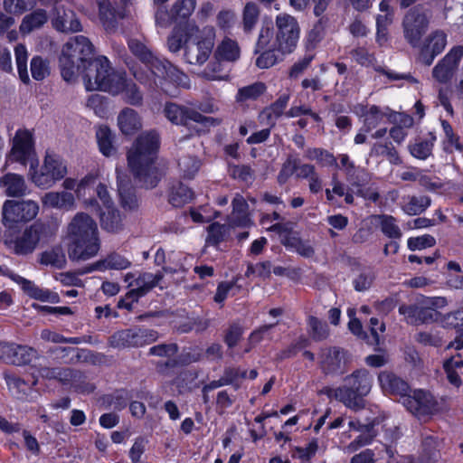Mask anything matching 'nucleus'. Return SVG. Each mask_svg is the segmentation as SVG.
<instances>
[{"instance_id": "obj_1", "label": "nucleus", "mask_w": 463, "mask_h": 463, "mask_svg": "<svg viewBox=\"0 0 463 463\" xmlns=\"http://www.w3.org/2000/svg\"><path fill=\"white\" fill-rule=\"evenodd\" d=\"M130 51L142 61L144 68L134 70L133 74L140 82L149 88L160 87L165 92L170 90L166 81L171 80L178 86L187 87L188 78L175 66L165 60L155 57L146 46L137 39L128 42Z\"/></svg>"}, {"instance_id": "obj_2", "label": "nucleus", "mask_w": 463, "mask_h": 463, "mask_svg": "<svg viewBox=\"0 0 463 463\" xmlns=\"http://www.w3.org/2000/svg\"><path fill=\"white\" fill-rule=\"evenodd\" d=\"M68 256L77 262L96 257L100 250V238L95 220L85 213H77L67 225Z\"/></svg>"}, {"instance_id": "obj_3", "label": "nucleus", "mask_w": 463, "mask_h": 463, "mask_svg": "<svg viewBox=\"0 0 463 463\" xmlns=\"http://www.w3.org/2000/svg\"><path fill=\"white\" fill-rule=\"evenodd\" d=\"M159 148V137L156 132L141 134L128 151V164L135 178L146 188H153L159 180V173L154 165Z\"/></svg>"}, {"instance_id": "obj_4", "label": "nucleus", "mask_w": 463, "mask_h": 463, "mask_svg": "<svg viewBox=\"0 0 463 463\" xmlns=\"http://www.w3.org/2000/svg\"><path fill=\"white\" fill-rule=\"evenodd\" d=\"M93 45L83 35L71 37L63 45L59 57L62 78L66 81L74 80L91 62Z\"/></svg>"}, {"instance_id": "obj_5", "label": "nucleus", "mask_w": 463, "mask_h": 463, "mask_svg": "<svg viewBox=\"0 0 463 463\" xmlns=\"http://www.w3.org/2000/svg\"><path fill=\"white\" fill-rule=\"evenodd\" d=\"M80 75L89 91L100 90L118 95L122 89V73L114 71L105 56L97 57L89 62Z\"/></svg>"}, {"instance_id": "obj_6", "label": "nucleus", "mask_w": 463, "mask_h": 463, "mask_svg": "<svg viewBox=\"0 0 463 463\" xmlns=\"http://www.w3.org/2000/svg\"><path fill=\"white\" fill-rule=\"evenodd\" d=\"M372 387V377L364 369L357 370L345 379V386L326 390L330 399L343 402L347 408L358 411L364 406V396H366Z\"/></svg>"}, {"instance_id": "obj_7", "label": "nucleus", "mask_w": 463, "mask_h": 463, "mask_svg": "<svg viewBox=\"0 0 463 463\" xmlns=\"http://www.w3.org/2000/svg\"><path fill=\"white\" fill-rule=\"evenodd\" d=\"M67 174L66 161L52 151H46L41 165L37 158L32 161L27 177L36 187L46 190L64 180Z\"/></svg>"}, {"instance_id": "obj_8", "label": "nucleus", "mask_w": 463, "mask_h": 463, "mask_svg": "<svg viewBox=\"0 0 463 463\" xmlns=\"http://www.w3.org/2000/svg\"><path fill=\"white\" fill-rule=\"evenodd\" d=\"M215 42V29L213 26L202 28L189 24L185 33L184 57L188 63L202 65L210 57Z\"/></svg>"}, {"instance_id": "obj_9", "label": "nucleus", "mask_w": 463, "mask_h": 463, "mask_svg": "<svg viewBox=\"0 0 463 463\" xmlns=\"http://www.w3.org/2000/svg\"><path fill=\"white\" fill-rule=\"evenodd\" d=\"M274 30L270 31V46L281 55L291 53L300 37V27L296 18L288 14L277 15Z\"/></svg>"}, {"instance_id": "obj_10", "label": "nucleus", "mask_w": 463, "mask_h": 463, "mask_svg": "<svg viewBox=\"0 0 463 463\" xmlns=\"http://www.w3.org/2000/svg\"><path fill=\"white\" fill-rule=\"evenodd\" d=\"M39 209L38 203L33 200H6L2 206V223L6 229H14L33 220Z\"/></svg>"}, {"instance_id": "obj_11", "label": "nucleus", "mask_w": 463, "mask_h": 463, "mask_svg": "<svg viewBox=\"0 0 463 463\" xmlns=\"http://www.w3.org/2000/svg\"><path fill=\"white\" fill-rule=\"evenodd\" d=\"M431 11L418 5L411 8L403 17L402 28L405 39L413 46L417 45L429 28Z\"/></svg>"}, {"instance_id": "obj_12", "label": "nucleus", "mask_w": 463, "mask_h": 463, "mask_svg": "<svg viewBox=\"0 0 463 463\" xmlns=\"http://www.w3.org/2000/svg\"><path fill=\"white\" fill-rule=\"evenodd\" d=\"M8 161L18 162L26 165L37 158L34 148V139L32 131L26 128L16 130L12 139V147L8 154Z\"/></svg>"}, {"instance_id": "obj_13", "label": "nucleus", "mask_w": 463, "mask_h": 463, "mask_svg": "<svg viewBox=\"0 0 463 463\" xmlns=\"http://www.w3.org/2000/svg\"><path fill=\"white\" fill-rule=\"evenodd\" d=\"M98 177V172L89 173L79 181L68 177L63 180L62 187L64 190L74 191L75 200L82 201L84 208L88 210L97 205V200L88 199L86 196L90 194V191L96 184Z\"/></svg>"}, {"instance_id": "obj_14", "label": "nucleus", "mask_w": 463, "mask_h": 463, "mask_svg": "<svg viewBox=\"0 0 463 463\" xmlns=\"http://www.w3.org/2000/svg\"><path fill=\"white\" fill-rule=\"evenodd\" d=\"M401 402L415 415L434 413L438 411L437 402L434 397L423 390H415L406 392Z\"/></svg>"}, {"instance_id": "obj_15", "label": "nucleus", "mask_w": 463, "mask_h": 463, "mask_svg": "<svg viewBox=\"0 0 463 463\" xmlns=\"http://www.w3.org/2000/svg\"><path fill=\"white\" fill-rule=\"evenodd\" d=\"M271 36L269 28L260 30L257 42V52L265 50L256 60V65L260 69H267L275 65L284 56L270 46Z\"/></svg>"}, {"instance_id": "obj_16", "label": "nucleus", "mask_w": 463, "mask_h": 463, "mask_svg": "<svg viewBox=\"0 0 463 463\" xmlns=\"http://www.w3.org/2000/svg\"><path fill=\"white\" fill-rule=\"evenodd\" d=\"M43 231L44 225L40 222H35L26 228L23 234L14 241V252L20 255L33 252L41 241Z\"/></svg>"}, {"instance_id": "obj_17", "label": "nucleus", "mask_w": 463, "mask_h": 463, "mask_svg": "<svg viewBox=\"0 0 463 463\" xmlns=\"http://www.w3.org/2000/svg\"><path fill=\"white\" fill-rule=\"evenodd\" d=\"M463 56V47L456 46L433 69L432 74L440 83L448 82L453 76L454 71Z\"/></svg>"}, {"instance_id": "obj_18", "label": "nucleus", "mask_w": 463, "mask_h": 463, "mask_svg": "<svg viewBox=\"0 0 463 463\" xmlns=\"http://www.w3.org/2000/svg\"><path fill=\"white\" fill-rule=\"evenodd\" d=\"M52 24L59 32L74 33L82 30L81 24L71 10L55 7L52 12Z\"/></svg>"}, {"instance_id": "obj_19", "label": "nucleus", "mask_w": 463, "mask_h": 463, "mask_svg": "<svg viewBox=\"0 0 463 463\" xmlns=\"http://www.w3.org/2000/svg\"><path fill=\"white\" fill-rule=\"evenodd\" d=\"M41 202L47 208L71 211L76 207L75 196L69 190L45 193Z\"/></svg>"}, {"instance_id": "obj_20", "label": "nucleus", "mask_w": 463, "mask_h": 463, "mask_svg": "<svg viewBox=\"0 0 463 463\" xmlns=\"http://www.w3.org/2000/svg\"><path fill=\"white\" fill-rule=\"evenodd\" d=\"M10 278L17 284L21 285L22 288L33 298L51 303L59 302V296L56 293L51 292L48 289L41 288L35 286L32 281L27 280L17 274L12 273Z\"/></svg>"}, {"instance_id": "obj_21", "label": "nucleus", "mask_w": 463, "mask_h": 463, "mask_svg": "<svg viewBox=\"0 0 463 463\" xmlns=\"http://www.w3.org/2000/svg\"><path fill=\"white\" fill-rule=\"evenodd\" d=\"M118 126L122 134L133 135L142 128L141 118L136 110L126 108L118 116Z\"/></svg>"}, {"instance_id": "obj_22", "label": "nucleus", "mask_w": 463, "mask_h": 463, "mask_svg": "<svg viewBox=\"0 0 463 463\" xmlns=\"http://www.w3.org/2000/svg\"><path fill=\"white\" fill-rule=\"evenodd\" d=\"M379 382L385 393L400 395L401 401L409 392L408 384L392 373L383 372L379 374Z\"/></svg>"}, {"instance_id": "obj_23", "label": "nucleus", "mask_w": 463, "mask_h": 463, "mask_svg": "<svg viewBox=\"0 0 463 463\" xmlns=\"http://www.w3.org/2000/svg\"><path fill=\"white\" fill-rule=\"evenodd\" d=\"M143 329H128L120 331L111 337L115 347L142 346L146 345Z\"/></svg>"}, {"instance_id": "obj_24", "label": "nucleus", "mask_w": 463, "mask_h": 463, "mask_svg": "<svg viewBox=\"0 0 463 463\" xmlns=\"http://www.w3.org/2000/svg\"><path fill=\"white\" fill-rule=\"evenodd\" d=\"M161 275L153 273H144L140 275L135 281V285L129 282V287H134L129 292L128 296L134 299L144 296L151 288L156 287L161 279Z\"/></svg>"}, {"instance_id": "obj_25", "label": "nucleus", "mask_w": 463, "mask_h": 463, "mask_svg": "<svg viewBox=\"0 0 463 463\" xmlns=\"http://www.w3.org/2000/svg\"><path fill=\"white\" fill-rule=\"evenodd\" d=\"M100 226L109 232H118L123 227L122 219L118 211L111 205L110 207L99 208Z\"/></svg>"}, {"instance_id": "obj_26", "label": "nucleus", "mask_w": 463, "mask_h": 463, "mask_svg": "<svg viewBox=\"0 0 463 463\" xmlns=\"http://www.w3.org/2000/svg\"><path fill=\"white\" fill-rule=\"evenodd\" d=\"M362 116L364 117V127L365 132H370L385 119L392 118L388 109L382 110L376 106H370L363 109Z\"/></svg>"}, {"instance_id": "obj_27", "label": "nucleus", "mask_w": 463, "mask_h": 463, "mask_svg": "<svg viewBox=\"0 0 463 463\" xmlns=\"http://www.w3.org/2000/svg\"><path fill=\"white\" fill-rule=\"evenodd\" d=\"M442 367L449 383L457 388L460 387L462 379L459 371L463 369V359L461 355L457 354L444 360Z\"/></svg>"}, {"instance_id": "obj_28", "label": "nucleus", "mask_w": 463, "mask_h": 463, "mask_svg": "<svg viewBox=\"0 0 463 463\" xmlns=\"http://www.w3.org/2000/svg\"><path fill=\"white\" fill-rule=\"evenodd\" d=\"M232 213L231 216V225L235 226H249L251 222L248 215V204L244 198L237 194L232 200Z\"/></svg>"}, {"instance_id": "obj_29", "label": "nucleus", "mask_w": 463, "mask_h": 463, "mask_svg": "<svg viewBox=\"0 0 463 463\" xmlns=\"http://www.w3.org/2000/svg\"><path fill=\"white\" fill-rule=\"evenodd\" d=\"M447 45V34L440 30L432 32L427 38L424 52L430 54V58L426 61L430 65L434 57L439 54Z\"/></svg>"}, {"instance_id": "obj_30", "label": "nucleus", "mask_w": 463, "mask_h": 463, "mask_svg": "<svg viewBox=\"0 0 463 463\" xmlns=\"http://www.w3.org/2000/svg\"><path fill=\"white\" fill-rule=\"evenodd\" d=\"M7 196L18 197L26 194L27 186L24 178L17 174H7L2 179Z\"/></svg>"}, {"instance_id": "obj_31", "label": "nucleus", "mask_w": 463, "mask_h": 463, "mask_svg": "<svg viewBox=\"0 0 463 463\" xmlns=\"http://www.w3.org/2000/svg\"><path fill=\"white\" fill-rule=\"evenodd\" d=\"M116 172L118 194L121 198V203L124 207L132 209L137 205V199L135 195L130 192V178L128 175H123L118 167Z\"/></svg>"}, {"instance_id": "obj_32", "label": "nucleus", "mask_w": 463, "mask_h": 463, "mask_svg": "<svg viewBox=\"0 0 463 463\" xmlns=\"http://www.w3.org/2000/svg\"><path fill=\"white\" fill-rule=\"evenodd\" d=\"M131 262L125 257L119 254H110L104 260L98 261L89 267L84 273L91 272L93 270H104L107 269H126L130 266Z\"/></svg>"}, {"instance_id": "obj_33", "label": "nucleus", "mask_w": 463, "mask_h": 463, "mask_svg": "<svg viewBox=\"0 0 463 463\" xmlns=\"http://www.w3.org/2000/svg\"><path fill=\"white\" fill-rule=\"evenodd\" d=\"M240 47L236 41L230 38H224L217 46L215 58L218 61H235L240 57Z\"/></svg>"}, {"instance_id": "obj_34", "label": "nucleus", "mask_w": 463, "mask_h": 463, "mask_svg": "<svg viewBox=\"0 0 463 463\" xmlns=\"http://www.w3.org/2000/svg\"><path fill=\"white\" fill-rule=\"evenodd\" d=\"M48 20L46 11L38 9L24 17L20 32L23 34H28L34 30L40 29Z\"/></svg>"}, {"instance_id": "obj_35", "label": "nucleus", "mask_w": 463, "mask_h": 463, "mask_svg": "<svg viewBox=\"0 0 463 463\" xmlns=\"http://www.w3.org/2000/svg\"><path fill=\"white\" fill-rule=\"evenodd\" d=\"M35 355L34 349L26 345L12 344V351L7 357V364L23 365L30 363Z\"/></svg>"}, {"instance_id": "obj_36", "label": "nucleus", "mask_w": 463, "mask_h": 463, "mask_svg": "<svg viewBox=\"0 0 463 463\" xmlns=\"http://www.w3.org/2000/svg\"><path fill=\"white\" fill-rule=\"evenodd\" d=\"M463 311H456L454 313L449 314L445 322L448 326H453L458 329L459 335L456 336L455 340L450 342L447 349L454 348L456 350L463 349Z\"/></svg>"}, {"instance_id": "obj_37", "label": "nucleus", "mask_w": 463, "mask_h": 463, "mask_svg": "<svg viewBox=\"0 0 463 463\" xmlns=\"http://www.w3.org/2000/svg\"><path fill=\"white\" fill-rule=\"evenodd\" d=\"M97 3L101 24L106 30L113 29L118 18H121L122 15L116 13L109 0H97Z\"/></svg>"}, {"instance_id": "obj_38", "label": "nucleus", "mask_w": 463, "mask_h": 463, "mask_svg": "<svg viewBox=\"0 0 463 463\" xmlns=\"http://www.w3.org/2000/svg\"><path fill=\"white\" fill-rule=\"evenodd\" d=\"M5 379L10 392L17 399H25L31 386L14 373H5Z\"/></svg>"}, {"instance_id": "obj_39", "label": "nucleus", "mask_w": 463, "mask_h": 463, "mask_svg": "<svg viewBox=\"0 0 463 463\" xmlns=\"http://www.w3.org/2000/svg\"><path fill=\"white\" fill-rule=\"evenodd\" d=\"M96 137L99 151L105 156H110L116 149L112 144L113 136L110 129L106 126H100L96 131Z\"/></svg>"}, {"instance_id": "obj_40", "label": "nucleus", "mask_w": 463, "mask_h": 463, "mask_svg": "<svg viewBox=\"0 0 463 463\" xmlns=\"http://www.w3.org/2000/svg\"><path fill=\"white\" fill-rule=\"evenodd\" d=\"M399 313L402 315L409 324L423 323L427 320L428 310L422 306H401Z\"/></svg>"}, {"instance_id": "obj_41", "label": "nucleus", "mask_w": 463, "mask_h": 463, "mask_svg": "<svg viewBox=\"0 0 463 463\" xmlns=\"http://www.w3.org/2000/svg\"><path fill=\"white\" fill-rule=\"evenodd\" d=\"M322 364L324 370L334 373L345 364V354L336 348L330 349L325 355Z\"/></svg>"}, {"instance_id": "obj_42", "label": "nucleus", "mask_w": 463, "mask_h": 463, "mask_svg": "<svg viewBox=\"0 0 463 463\" xmlns=\"http://www.w3.org/2000/svg\"><path fill=\"white\" fill-rule=\"evenodd\" d=\"M14 56L19 77L24 83H28L30 78L27 71V48L24 44H17L14 48Z\"/></svg>"}, {"instance_id": "obj_43", "label": "nucleus", "mask_w": 463, "mask_h": 463, "mask_svg": "<svg viewBox=\"0 0 463 463\" xmlns=\"http://www.w3.org/2000/svg\"><path fill=\"white\" fill-rule=\"evenodd\" d=\"M123 84L119 94H122L123 99L126 102L131 105H139L142 102V94L137 88L136 84L128 81L125 76L122 74Z\"/></svg>"}, {"instance_id": "obj_44", "label": "nucleus", "mask_w": 463, "mask_h": 463, "mask_svg": "<svg viewBox=\"0 0 463 463\" xmlns=\"http://www.w3.org/2000/svg\"><path fill=\"white\" fill-rule=\"evenodd\" d=\"M193 198V192L185 185L174 187L169 195V202L175 207H180Z\"/></svg>"}, {"instance_id": "obj_45", "label": "nucleus", "mask_w": 463, "mask_h": 463, "mask_svg": "<svg viewBox=\"0 0 463 463\" xmlns=\"http://www.w3.org/2000/svg\"><path fill=\"white\" fill-rule=\"evenodd\" d=\"M306 157L309 160H316L322 166H331L336 165V159L333 154L320 148H310L306 152Z\"/></svg>"}, {"instance_id": "obj_46", "label": "nucleus", "mask_w": 463, "mask_h": 463, "mask_svg": "<svg viewBox=\"0 0 463 463\" xmlns=\"http://www.w3.org/2000/svg\"><path fill=\"white\" fill-rule=\"evenodd\" d=\"M180 173L184 178H193L200 168V161L194 156H184L178 162Z\"/></svg>"}, {"instance_id": "obj_47", "label": "nucleus", "mask_w": 463, "mask_h": 463, "mask_svg": "<svg viewBox=\"0 0 463 463\" xmlns=\"http://www.w3.org/2000/svg\"><path fill=\"white\" fill-rule=\"evenodd\" d=\"M371 156H385L392 164H400L401 159L391 143H375L370 152Z\"/></svg>"}, {"instance_id": "obj_48", "label": "nucleus", "mask_w": 463, "mask_h": 463, "mask_svg": "<svg viewBox=\"0 0 463 463\" xmlns=\"http://www.w3.org/2000/svg\"><path fill=\"white\" fill-rule=\"evenodd\" d=\"M430 204V201L427 196H413L409 198V201L403 206V210L410 215H417L421 213Z\"/></svg>"}, {"instance_id": "obj_49", "label": "nucleus", "mask_w": 463, "mask_h": 463, "mask_svg": "<svg viewBox=\"0 0 463 463\" xmlns=\"http://www.w3.org/2000/svg\"><path fill=\"white\" fill-rule=\"evenodd\" d=\"M271 230L276 231L279 234L280 241L286 247L293 250L301 241V239L297 232H289L280 224L272 226Z\"/></svg>"}, {"instance_id": "obj_50", "label": "nucleus", "mask_w": 463, "mask_h": 463, "mask_svg": "<svg viewBox=\"0 0 463 463\" xmlns=\"http://www.w3.org/2000/svg\"><path fill=\"white\" fill-rule=\"evenodd\" d=\"M31 73L35 80H42L50 74V67L47 61L40 56H35L31 61Z\"/></svg>"}, {"instance_id": "obj_51", "label": "nucleus", "mask_w": 463, "mask_h": 463, "mask_svg": "<svg viewBox=\"0 0 463 463\" xmlns=\"http://www.w3.org/2000/svg\"><path fill=\"white\" fill-rule=\"evenodd\" d=\"M265 85L260 82H256L247 87L239 90L236 96L237 101H245L247 99H253L258 98L265 91Z\"/></svg>"}, {"instance_id": "obj_52", "label": "nucleus", "mask_w": 463, "mask_h": 463, "mask_svg": "<svg viewBox=\"0 0 463 463\" xmlns=\"http://www.w3.org/2000/svg\"><path fill=\"white\" fill-rule=\"evenodd\" d=\"M382 232L390 238H400L402 236L401 230L396 224V221L392 216L382 215L378 217Z\"/></svg>"}, {"instance_id": "obj_53", "label": "nucleus", "mask_w": 463, "mask_h": 463, "mask_svg": "<svg viewBox=\"0 0 463 463\" xmlns=\"http://www.w3.org/2000/svg\"><path fill=\"white\" fill-rule=\"evenodd\" d=\"M208 235L206 238L207 245H217L228 232V228L225 225L214 222L208 227Z\"/></svg>"}, {"instance_id": "obj_54", "label": "nucleus", "mask_w": 463, "mask_h": 463, "mask_svg": "<svg viewBox=\"0 0 463 463\" xmlns=\"http://www.w3.org/2000/svg\"><path fill=\"white\" fill-rule=\"evenodd\" d=\"M434 137H430V140L417 141L413 145L410 146V152L412 156L419 159H426L431 153Z\"/></svg>"}, {"instance_id": "obj_55", "label": "nucleus", "mask_w": 463, "mask_h": 463, "mask_svg": "<svg viewBox=\"0 0 463 463\" xmlns=\"http://www.w3.org/2000/svg\"><path fill=\"white\" fill-rule=\"evenodd\" d=\"M196 0H178L172 7V12L177 19H185L194 11Z\"/></svg>"}, {"instance_id": "obj_56", "label": "nucleus", "mask_w": 463, "mask_h": 463, "mask_svg": "<svg viewBox=\"0 0 463 463\" xmlns=\"http://www.w3.org/2000/svg\"><path fill=\"white\" fill-rule=\"evenodd\" d=\"M185 110L176 104H167L165 108V117L173 123L176 125H184L185 123Z\"/></svg>"}, {"instance_id": "obj_57", "label": "nucleus", "mask_w": 463, "mask_h": 463, "mask_svg": "<svg viewBox=\"0 0 463 463\" xmlns=\"http://www.w3.org/2000/svg\"><path fill=\"white\" fill-rule=\"evenodd\" d=\"M435 238L430 234H424L418 237H411L408 239L407 245L411 250H420L435 244Z\"/></svg>"}, {"instance_id": "obj_58", "label": "nucleus", "mask_w": 463, "mask_h": 463, "mask_svg": "<svg viewBox=\"0 0 463 463\" xmlns=\"http://www.w3.org/2000/svg\"><path fill=\"white\" fill-rule=\"evenodd\" d=\"M259 19V9L255 4L249 3L243 11V25L246 31H250Z\"/></svg>"}, {"instance_id": "obj_59", "label": "nucleus", "mask_w": 463, "mask_h": 463, "mask_svg": "<svg viewBox=\"0 0 463 463\" xmlns=\"http://www.w3.org/2000/svg\"><path fill=\"white\" fill-rule=\"evenodd\" d=\"M42 377L46 379H57L61 382H66L71 377V372L64 368H42L40 371Z\"/></svg>"}, {"instance_id": "obj_60", "label": "nucleus", "mask_w": 463, "mask_h": 463, "mask_svg": "<svg viewBox=\"0 0 463 463\" xmlns=\"http://www.w3.org/2000/svg\"><path fill=\"white\" fill-rule=\"evenodd\" d=\"M239 376L241 377V378H245L246 377V372L245 371L241 372L240 370H237V369L230 370V371L227 372L226 378L224 379L223 382H222V381H213L211 383H209L208 385L204 386L203 392H207L208 391L216 389V388H218V387H220V386H222L223 384L231 383Z\"/></svg>"}, {"instance_id": "obj_61", "label": "nucleus", "mask_w": 463, "mask_h": 463, "mask_svg": "<svg viewBox=\"0 0 463 463\" xmlns=\"http://www.w3.org/2000/svg\"><path fill=\"white\" fill-rule=\"evenodd\" d=\"M96 193H97V195L99 197V200L101 205L97 201V205L94 207H91L90 209V211L97 212V211H99V208H106V207H110L111 205H114L113 202L109 194L107 186L105 184H99V185L97 186V189H96Z\"/></svg>"}, {"instance_id": "obj_62", "label": "nucleus", "mask_w": 463, "mask_h": 463, "mask_svg": "<svg viewBox=\"0 0 463 463\" xmlns=\"http://www.w3.org/2000/svg\"><path fill=\"white\" fill-rule=\"evenodd\" d=\"M41 338L45 341H50L53 343H70V344H79L80 343V339L77 337L72 338H65L62 335L52 332L48 329H44L41 333Z\"/></svg>"}, {"instance_id": "obj_63", "label": "nucleus", "mask_w": 463, "mask_h": 463, "mask_svg": "<svg viewBox=\"0 0 463 463\" xmlns=\"http://www.w3.org/2000/svg\"><path fill=\"white\" fill-rule=\"evenodd\" d=\"M176 20L178 19L172 11L169 13L162 6L156 13V22L161 27H167Z\"/></svg>"}, {"instance_id": "obj_64", "label": "nucleus", "mask_w": 463, "mask_h": 463, "mask_svg": "<svg viewBox=\"0 0 463 463\" xmlns=\"http://www.w3.org/2000/svg\"><path fill=\"white\" fill-rule=\"evenodd\" d=\"M146 441L142 438H138L135 440L129 451V457L132 463L140 462L141 456L146 449Z\"/></svg>"}]
</instances>
